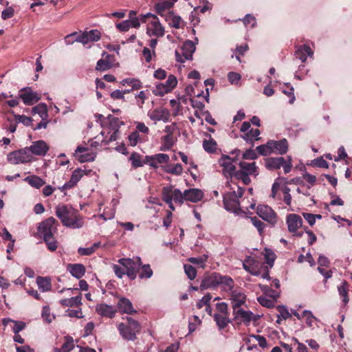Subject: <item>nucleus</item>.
Listing matches in <instances>:
<instances>
[{"label":"nucleus","mask_w":352,"mask_h":352,"mask_svg":"<svg viewBox=\"0 0 352 352\" xmlns=\"http://www.w3.org/2000/svg\"><path fill=\"white\" fill-rule=\"evenodd\" d=\"M55 214L60 220L62 224L71 228H80L84 225L83 217L80 214L78 210L71 206L58 205L55 208Z\"/></svg>","instance_id":"nucleus-1"},{"label":"nucleus","mask_w":352,"mask_h":352,"mask_svg":"<svg viewBox=\"0 0 352 352\" xmlns=\"http://www.w3.org/2000/svg\"><path fill=\"white\" fill-rule=\"evenodd\" d=\"M240 153L239 149H234L230 153L231 155H234V157H231L228 155H222L219 160V164L223 167V173L226 177H234L236 179L237 170L233 163L237 162V157L240 155Z\"/></svg>","instance_id":"nucleus-2"},{"label":"nucleus","mask_w":352,"mask_h":352,"mask_svg":"<svg viewBox=\"0 0 352 352\" xmlns=\"http://www.w3.org/2000/svg\"><path fill=\"white\" fill-rule=\"evenodd\" d=\"M245 190L242 187L237 186V190L228 192L223 195V205L228 211L237 213L240 209L239 198L243 197Z\"/></svg>","instance_id":"nucleus-3"},{"label":"nucleus","mask_w":352,"mask_h":352,"mask_svg":"<svg viewBox=\"0 0 352 352\" xmlns=\"http://www.w3.org/2000/svg\"><path fill=\"white\" fill-rule=\"evenodd\" d=\"M240 169L237 170L236 179L241 180L245 185H249L251 183L250 176L256 177L259 172L258 168L255 162H240Z\"/></svg>","instance_id":"nucleus-4"},{"label":"nucleus","mask_w":352,"mask_h":352,"mask_svg":"<svg viewBox=\"0 0 352 352\" xmlns=\"http://www.w3.org/2000/svg\"><path fill=\"white\" fill-rule=\"evenodd\" d=\"M120 335L126 340H135L136 334L140 331L139 322L132 318L127 317V324L120 323L118 327Z\"/></svg>","instance_id":"nucleus-5"},{"label":"nucleus","mask_w":352,"mask_h":352,"mask_svg":"<svg viewBox=\"0 0 352 352\" xmlns=\"http://www.w3.org/2000/svg\"><path fill=\"white\" fill-rule=\"evenodd\" d=\"M265 165L269 170H278L283 167L284 173L287 174L291 171L292 168V157L288 156L287 160L283 157H268L265 160Z\"/></svg>","instance_id":"nucleus-6"},{"label":"nucleus","mask_w":352,"mask_h":352,"mask_svg":"<svg viewBox=\"0 0 352 352\" xmlns=\"http://www.w3.org/2000/svg\"><path fill=\"white\" fill-rule=\"evenodd\" d=\"M118 263L122 265L126 270V274L130 280H135L137 274L142 265V260L139 256L135 258H122L118 260Z\"/></svg>","instance_id":"nucleus-7"},{"label":"nucleus","mask_w":352,"mask_h":352,"mask_svg":"<svg viewBox=\"0 0 352 352\" xmlns=\"http://www.w3.org/2000/svg\"><path fill=\"white\" fill-rule=\"evenodd\" d=\"M32 155L28 152L27 147L10 152L8 156V162L12 164H25L32 161Z\"/></svg>","instance_id":"nucleus-8"},{"label":"nucleus","mask_w":352,"mask_h":352,"mask_svg":"<svg viewBox=\"0 0 352 352\" xmlns=\"http://www.w3.org/2000/svg\"><path fill=\"white\" fill-rule=\"evenodd\" d=\"M177 84V78L174 75H169L165 82H159L155 85L153 94L156 96H163L170 92Z\"/></svg>","instance_id":"nucleus-9"},{"label":"nucleus","mask_w":352,"mask_h":352,"mask_svg":"<svg viewBox=\"0 0 352 352\" xmlns=\"http://www.w3.org/2000/svg\"><path fill=\"white\" fill-rule=\"evenodd\" d=\"M195 49V45L192 41H186L180 50L175 51L176 60L179 63H184L186 60H191Z\"/></svg>","instance_id":"nucleus-10"},{"label":"nucleus","mask_w":352,"mask_h":352,"mask_svg":"<svg viewBox=\"0 0 352 352\" xmlns=\"http://www.w3.org/2000/svg\"><path fill=\"white\" fill-rule=\"evenodd\" d=\"M57 221L53 217H50L39 223L38 226V233L43 237L53 236L57 232Z\"/></svg>","instance_id":"nucleus-11"},{"label":"nucleus","mask_w":352,"mask_h":352,"mask_svg":"<svg viewBox=\"0 0 352 352\" xmlns=\"http://www.w3.org/2000/svg\"><path fill=\"white\" fill-rule=\"evenodd\" d=\"M149 18H152L153 20L151 21L150 24L147 28V32L151 33V34L156 36H164V30L162 27L160 22L158 21V19L156 16L151 13L144 14L141 16L142 23H146L147 21V19Z\"/></svg>","instance_id":"nucleus-12"},{"label":"nucleus","mask_w":352,"mask_h":352,"mask_svg":"<svg viewBox=\"0 0 352 352\" xmlns=\"http://www.w3.org/2000/svg\"><path fill=\"white\" fill-rule=\"evenodd\" d=\"M257 214L264 221L270 224L274 225L277 222V215L276 212L267 205H259L256 210Z\"/></svg>","instance_id":"nucleus-13"},{"label":"nucleus","mask_w":352,"mask_h":352,"mask_svg":"<svg viewBox=\"0 0 352 352\" xmlns=\"http://www.w3.org/2000/svg\"><path fill=\"white\" fill-rule=\"evenodd\" d=\"M218 278L219 273L217 272L205 274L201 281L200 290L202 292L208 289L217 288L219 286Z\"/></svg>","instance_id":"nucleus-14"},{"label":"nucleus","mask_w":352,"mask_h":352,"mask_svg":"<svg viewBox=\"0 0 352 352\" xmlns=\"http://www.w3.org/2000/svg\"><path fill=\"white\" fill-rule=\"evenodd\" d=\"M19 98L26 105H33L40 100L38 94L34 92L30 87L21 89L19 92Z\"/></svg>","instance_id":"nucleus-15"},{"label":"nucleus","mask_w":352,"mask_h":352,"mask_svg":"<svg viewBox=\"0 0 352 352\" xmlns=\"http://www.w3.org/2000/svg\"><path fill=\"white\" fill-rule=\"evenodd\" d=\"M87 174L88 173L86 170H83L80 168L75 169L71 175L70 179L61 187H58V189L61 192H63L65 190H69L75 187L83 175Z\"/></svg>","instance_id":"nucleus-16"},{"label":"nucleus","mask_w":352,"mask_h":352,"mask_svg":"<svg viewBox=\"0 0 352 352\" xmlns=\"http://www.w3.org/2000/svg\"><path fill=\"white\" fill-rule=\"evenodd\" d=\"M147 116L153 121L157 122L162 120L166 122L169 120L170 114L167 109L160 107L149 111Z\"/></svg>","instance_id":"nucleus-17"},{"label":"nucleus","mask_w":352,"mask_h":352,"mask_svg":"<svg viewBox=\"0 0 352 352\" xmlns=\"http://www.w3.org/2000/svg\"><path fill=\"white\" fill-rule=\"evenodd\" d=\"M31 155L44 156L49 151V146L44 140H37L32 142L30 146H26Z\"/></svg>","instance_id":"nucleus-18"},{"label":"nucleus","mask_w":352,"mask_h":352,"mask_svg":"<svg viewBox=\"0 0 352 352\" xmlns=\"http://www.w3.org/2000/svg\"><path fill=\"white\" fill-rule=\"evenodd\" d=\"M261 266L263 264L252 257L246 258L243 263V268L254 276H258L261 274Z\"/></svg>","instance_id":"nucleus-19"},{"label":"nucleus","mask_w":352,"mask_h":352,"mask_svg":"<svg viewBox=\"0 0 352 352\" xmlns=\"http://www.w3.org/2000/svg\"><path fill=\"white\" fill-rule=\"evenodd\" d=\"M230 300L233 311L239 309L246 301V296L244 293L233 290L230 292Z\"/></svg>","instance_id":"nucleus-20"},{"label":"nucleus","mask_w":352,"mask_h":352,"mask_svg":"<svg viewBox=\"0 0 352 352\" xmlns=\"http://www.w3.org/2000/svg\"><path fill=\"white\" fill-rule=\"evenodd\" d=\"M117 307L118 311L120 314L133 315L137 313V311L133 308L131 300L125 297H121L119 298Z\"/></svg>","instance_id":"nucleus-21"},{"label":"nucleus","mask_w":352,"mask_h":352,"mask_svg":"<svg viewBox=\"0 0 352 352\" xmlns=\"http://www.w3.org/2000/svg\"><path fill=\"white\" fill-rule=\"evenodd\" d=\"M286 223L288 230L292 233H296V231L302 226V219L298 214H289L286 217Z\"/></svg>","instance_id":"nucleus-22"},{"label":"nucleus","mask_w":352,"mask_h":352,"mask_svg":"<svg viewBox=\"0 0 352 352\" xmlns=\"http://www.w3.org/2000/svg\"><path fill=\"white\" fill-rule=\"evenodd\" d=\"M177 1V0H160L157 3H155L157 13L160 16L165 17L168 12H170V8Z\"/></svg>","instance_id":"nucleus-23"},{"label":"nucleus","mask_w":352,"mask_h":352,"mask_svg":"<svg viewBox=\"0 0 352 352\" xmlns=\"http://www.w3.org/2000/svg\"><path fill=\"white\" fill-rule=\"evenodd\" d=\"M295 48L294 56L296 58L300 60L302 63H305L307 59V56H310L314 54L311 47L306 44L296 45Z\"/></svg>","instance_id":"nucleus-24"},{"label":"nucleus","mask_w":352,"mask_h":352,"mask_svg":"<svg viewBox=\"0 0 352 352\" xmlns=\"http://www.w3.org/2000/svg\"><path fill=\"white\" fill-rule=\"evenodd\" d=\"M270 144L272 146V152L279 155H283L288 151V142L285 138L278 141L270 140Z\"/></svg>","instance_id":"nucleus-25"},{"label":"nucleus","mask_w":352,"mask_h":352,"mask_svg":"<svg viewBox=\"0 0 352 352\" xmlns=\"http://www.w3.org/2000/svg\"><path fill=\"white\" fill-rule=\"evenodd\" d=\"M233 314L235 320L240 318L241 322L245 324H249L252 320H256L254 314L251 311H245L241 308L233 311Z\"/></svg>","instance_id":"nucleus-26"},{"label":"nucleus","mask_w":352,"mask_h":352,"mask_svg":"<svg viewBox=\"0 0 352 352\" xmlns=\"http://www.w3.org/2000/svg\"><path fill=\"white\" fill-rule=\"evenodd\" d=\"M96 311L102 317L112 318L115 316L116 309L111 305L105 303L98 304L96 307Z\"/></svg>","instance_id":"nucleus-27"},{"label":"nucleus","mask_w":352,"mask_h":352,"mask_svg":"<svg viewBox=\"0 0 352 352\" xmlns=\"http://www.w3.org/2000/svg\"><path fill=\"white\" fill-rule=\"evenodd\" d=\"M174 192L175 188L173 186L164 187L162 190V200L168 205V207L172 210H175V209L173 204Z\"/></svg>","instance_id":"nucleus-28"},{"label":"nucleus","mask_w":352,"mask_h":352,"mask_svg":"<svg viewBox=\"0 0 352 352\" xmlns=\"http://www.w3.org/2000/svg\"><path fill=\"white\" fill-rule=\"evenodd\" d=\"M184 196L186 197V201L196 203L202 199L204 194L199 189L190 188L184 190Z\"/></svg>","instance_id":"nucleus-29"},{"label":"nucleus","mask_w":352,"mask_h":352,"mask_svg":"<svg viewBox=\"0 0 352 352\" xmlns=\"http://www.w3.org/2000/svg\"><path fill=\"white\" fill-rule=\"evenodd\" d=\"M67 269L73 276L78 279L85 275L86 271L82 264H69Z\"/></svg>","instance_id":"nucleus-30"},{"label":"nucleus","mask_w":352,"mask_h":352,"mask_svg":"<svg viewBox=\"0 0 352 352\" xmlns=\"http://www.w3.org/2000/svg\"><path fill=\"white\" fill-rule=\"evenodd\" d=\"M261 132L258 129H251L249 131L245 133L243 135H241V137L249 144H251L252 146L254 145V142L256 140H259L258 135Z\"/></svg>","instance_id":"nucleus-31"},{"label":"nucleus","mask_w":352,"mask_h":352,"mask_svg":"<svg viewBox=\"0 0 352 352\" xmlns=\"http://www.w3.org/2000/svg\"><path fill=\"white\" fill-rule=\"evenodd\" d=\"M219 285H222L224 289L230 292L234 290V283L233 279L229 276H222L219 273L218 278Z\"/></svg>","instance_id":"nucleus-32"},{"label":"nucleus","mask_w":352,"mask_h":352,"mask_svg":"<svg viewBox=\"0 0 352 352\" xmlns=\"http://www.w3.org/2000/svg\"><path fill=\"white\" fill-rule=\"evenodd\" d=\"M32 115L38 114L43 120H45L48 117L47 107L45 103H39L32 108Z\"/></svg>","instance_id":"nucleus-33"},{"label":"nucleus","mask_w":352,"mask_h":352,"mask_svg":"<svg viewBox=\"0 0 352 352\" xmlns=\"http://www.w3.org/2000/svg\"><path fill=\"white\" fill-rule=\"evenodd\" d=\"M169 155L164 153H157L153 155V161L151 163V167L153 168H157L159 164H166L169 162Z\"/></svg>","instance_id":"nucleus-34"},{"label":"nucleus","mask_w":352,"mask_h":352,"mask_svg":"<svg viewBox=\"0 0 352 352\" xmlns=\"http://www.w3.org/2000/svg\"><path fill=\"white\" fill-rule=\"evenodd\" d=\"M82 296L81 295H78L74 297H72L70 298H65L60 300V304L63 307H78L80 306L82 302Z\"/></svg>","instance_id":"nucleus-35"},{"label":"nucleus","mask_w":352,"mask_h":352,"mask_svg":"<svg viewBox=\"0 0 352 352\" xmlns=\"http://www.w3.org/2000/svg\"><path fill=\"white\" fill-rule=\"evenodd\" d=\"M338 290L339 295L342 298V302H344V305L347 304L349 300V283L346 280H344L341 283V285L338 287Z\"/></svg>","instance_id":"nucleus-36"},{"label":"nucleus","mask_w":352,"mask_h":352,"mask_svg":"<svg viewBox=\"0 0 352 352\" xmlns=\"http://www.w3.org/2000/svg\"><path fill=\"white\" fill-rule=\"evenodd\" d=\"M214 320L216 322L220 330L223 329L230 322L229 316L222 315L221 314H214L213 316Z\"/></svg>","instance_id":"nucleus-37"},{"label":"nucleus","mask_w":352,"mask_h":352,"mask_svg":"<svg viewBox=\"0 0 352 352\" xmlns=\"http://www.w3.org/2000/svg\"><path fill=\"white\" fill-rule=\"evenodd\" d=\"M106 55L104 58L98 60L96 69L98 71H107L111 67V63L109 61L111 56L106 52L103 53V56Z\"/></svg>","instance_id":"nucleus-38"},{"label":"nucleus","mask_w":352,"mask_h":352,"mask_svg":"<svg viewBox=\"0 0 352 352\" xmlns=\"http://www.w3.org/2000/svg\"><path fill=\"white\" fill-rule=\"evenodd\" d=\"M165 20L170 25L175 28H179L182 19L179 16L175 15L173 12H168L166 16Z\"/></svg>","instance_id":"nucleus-39"},{"label":"nucleus","mask_w":352,"mask_h":352,"mask_svg":"<svg viewBox=\"0 0 352 352\" xmlns=\"http://www.w3.org/2000/svg\"><path fill=\"white\" fill-rule=\"evenodd\" d=\"M25 181L27 182L31 186L36 188H40L45 184V182L40 177L36 175L28 176L25 179Z\"/></svg>","instance_id":"nucleus-40"},{"label":"nucleus","mask_w":352,"mask_h":352,"mask_svg":"<svg viewBox=\"0 0 352 352\" xmlns=\"http://www.w3.org/2000/svg\"><path fill=\"white\" fill-rule=\"evenodd\" d=\"M38 288L43 292H48L52 288L51 280L47 277L38 276L36 278Z\"/></svg>","instance_id":"nucleus-41"},{"label":"nucleus","mask_w":352,"mask_h":352,"mask_svg":"<svg viewBox=\"0 0 352 352\" xmlns=\"http://www.w3.org/2000/svg\"><path fill=\"white\" fill-rule=\"evenodd\" d=\"M163 168L166 173L175 175H180L183 172V167L182 164L179 163L163 166Z\"/></svg>","instance_id":"nucleus-42"},{"label":"nucleus","mask_w":352,"mask_h":352,"mask_svg":"<svg viewBox=\"0 0 352 352\" xmlns=\"http://www.w3.org/2000/svg\"><path fill=\"white\" fill-rule=\"evenodd\" d=\"M65 341L60 349H56L57 352H69L74 346V340L71 336H66Z\"/></svg>","instance_id":"nucleus-43"},{"label":"nucleus","mask_w":352,"mask_h":352,"mask_svg":"<svg viewBox=\"0 0 352 352\" xmlns=\"http://www.w3.org/2000/svg\"><path fill=\"white\" fill-rule=\"evenodd\" d=\"M142 155L137 152H133L131 153L129 160L131 162L132 168L135 169L142 166Z\"/></svg>","instance_id":"nucleus-44"},{"label":"nucleus","mask_w":352,"mask_h":352,"mask_svg":"<svg viewBox=\"0 0 352 352\" xmlns=\"http://www.w3.org/2000/svg\"><path fill=\"white\" fill-rule=\"evenodd\" d=\"M162 145L160 148L161 151H168L172 148L174 145L173 137L170 135H166L162 137Z\"/></svg>","instance_id":"nucleus-45"},{"label":"nucleus","mask_w":352,"mask_h":352,"mask_svg":"<svg viewBox=\"0 0 352 352\" xmlns=\"http://www.w3.org/2000/svg\"><path fill=\"white\" fill-rule=\"evenodd\" d=\"M140 272L139 274V277L142 279L144 278H149L153 276V270L151 268V266L149 264H145L143 265L142 263V265L140 266Z\"/></svg>","instance_id":"nucleus-46"},{"label":"nucleus","mask_w":352,"mask_h":352,"mask_svg":"<svg viewBox=\"0 0 352 352\" xmlns=\"http://www.w3.org/2000/svg\"><path fill=\"white\" fill-rule=\"evenodd\" d=\"M203 147L206 152L213 153L217 149V142L212 138L208 140H204L203 142Z\"/></svg>","instance_id":"nucleus-47"},{"label":"nucleus","mask_w":352,"mask_h":352,"mask_svg":"<svg viewBox=\"0 0 352 352\" xmlns=\"http://www.w3.org/2000/svg\"><path fill=\"white\" fill-rule=\"evenodd\" d=\"M260 288L261 291L266 294L267 296H270V298H273L274 300H276L279 296V292L272 289L270 286L268 285H260Z\"/></svg>","instance_id":"nucleus-48"},{"label":"nucleus","mask_w":352,"mask_h":352,"mask_svg":"<svg viewBox=\"0 0 352 352\" xmlns=\"http://www.w3.org/2000/svg\"><path fill=\"white\" fill-rule=\"evenodd\" d=\"M258 152L261 155H268L272 153V146L270 144V140L265 144H262L256 148V152Z\"/></svg>","instance_id":"nucleus-49"},{"label":"nucleus","mask_w":352,"mask_h":352,"mask_svg":"<svg viewBox=\"0 0 352 352\" xmlns=\"http://www.w3.org/2000/svg\"><path fill=\"white\" fill-rule=\"evenodd\" d=\"M208 260V256L207 255H203L199 257H190L188 258V261L195 264L199 265L201 267L204 268L205 263Z\"/></svg>","instance_id":"nucleus-50"},{"label":"nucleus","mask_w":352,"mask_h":352,"mask_svg":"<svg viewBox=\"0 0 352 352\" xmlns=\"http://www.w3.org/2000/svg\"><path fill=\"white\" fill-rule=\"evenodd\" d=\"M41 316L43 320L47 323H50L55 319V316L50 313V308L49 306H44L42 309Z\"/></svg>","instance_id":"nucleus-51"},{"label":"nucleus","mask_w":352,"mask_h":352,"mask_svg":"<svg viewBox=\"0 0 352 352\" xmlns=\"http://www.w3.org/2000/svg\"><path fill=\"white\" fill-rule=\"evenodd\" d=\"M184 272L188 278L192 280L197 276V270L196 269L192 266L191 265L184 264Z\"/></svg>","instance_id":"nucleus-52"},{"label":"nucleus","mask_w":352,"mask_h":352,"mask_svg":"<svg viewBox=\"0 0 352 352\" xmlns=\"http://www.w3.org/2000/svg\"><path fill=\"white\" fill-rule=\"evenodd\" d=\"M87 34V41L89 42L98 41L101 38V33L98 30H91L89 32H86Z\"/></svg>","instance_id":"nucleus-53"},{"label":"nucleus","mask_w":352,"mask_h":352,"mask_svg":"<svg viewBox=\"0 0 352 352\" xmlns=\"http://www.w3.org/2000/svg\"><path fill=\"white\" fill-rule=\"evenodd\" d=\"M258 302L263 307L272 308L274 307V300L273 298L270 299L267 296H259L257 298Z\"/></svg>","instance_id":"nucleus-54"},{"label":"nucleus","mask_w":352,"mask_h":352,"mask_svg":"<svg viewBox=\"0 0 352 352\" xmlns=\"http://www.w3.org/2000/svg\"><path fill=\"white\" fill-rule=\"evenodd\" d=\"M14 116L15 118V121L16 122H21L25 126H27L32 125V122L33 120L31 117H28V116H23V115H16V114H14Z\"/></svg>","instance_id":"nucleus-55"},{"label":"nucleus","mask_w":352,"mask_h":352,"mask_svg":"<svg viewBox=\"0 0 352 352\" xmlns=\"http://www.w3.org/2000/svg\"><path fill=\"white\" fill-rule=\"evenodd\" d=\"M43 240L45 242L47 249L50 251L54 252L57 249V241L54 239V236L50 237H45Z\"/></svg>","instance_id":"nucleus-56"},{"label":"nucleus","mask_w":352,"mask_h":352,"mask_svg":"<svg viewBox=\"0 0 352 352\" xmlns=\"http://www.w3.org/2000/svg\"><path fill=\"white\" fill-rule=\"evenodd\" d=\"M277 311L279 313V315H278V317H281L283 320H287L289 318H291L292 315L289 312L287 307L284 305H278L276 307Z\"/></svg>","instance_id":"nucleus-57"},{"label":"nucleus","mask_w":352,"mask_h":352,"mask_svg":"<svg viewBox=\"0 0 352 352\" xmlns=\"http://www.w3.org/2000/svg\"><path fill=\"white\" fill-rule=\"evenodd\" d=\"M140 140V134L138 131H133L128 136L129 145L135 146Z\"/></svg>","instance_id":"nucleus-58"},{"label":"nucleus","mask_w":352,"mask_h":352,"mask_svg":"<svg viewBox=\"0 0 352 352\" xmlns=\"http://www.w3.org/2000/svg\"><path fill=\"white\" fill-rule=\"evenodd\" d=\"M184 200H186L184 192L182 193L180 190L175 189L173 201L182 205L183 204Z\"/></svg>","instance_id":"nucleus-59"},{"label":"nucleus","mask_w":352,"mask_h":352,"mask_svg":"<svg viewBox=\"0 0 352 352\" xmlns=\"http://www.w3.org/2000/svg\"><path fill=\"white\" fill-rule=\"evenodd\" d=\"M212 298V296L210 294H206L202 298L197 302V309H201L204 305H209V302ZM208 308L210 309V306ZM208 310V307L206 308Z\"/></svg>","instance_id":"nucleus-60"},{"label":"nucleus","mask_w":352,"mask_h":352,"mask_svg":"<svg viewBox=\"0 0 352 352\" xmlns=\"http://www.w3.org/2000/svg\"><path fill=\"white\" fill-rule=\"evenodd\" d=\"M285 85L287 87L288 90H283V92L290 98L289 103L293 104L296 100L294 93V89L289 83H285Z\"/></svg>","instance_id":"nucleus-61"},{"label":"nucleus","mask_w":352,"mask_h":352,"mask_svg":"<svg viewBox=\"0 0 352 352\" xmlns=\"http://www.w3.org/2000/svg\"><path fill=\"white\" fill-rule=\"evenodd\" d=\"M305 261H307L310 264V266H311V267L315 265V261L310 253H307L306 254V256H304L303 254H300L298 256V263H302Z\"/></svg>","instance_id":"nucleus-62"},{"label":"nucleus","mask_w":352,"mask_h":352,"mask_svg":"<svg viewBox=\"0 0 352 352\" xmlns=\"http://www.w3.org/2000/svg\"><path fill=\"white\" fill-rule=\"evenodd\" d=\"M251 221L252 224L257 228L259 234H262L263 230L265 228L264 223L259 220L256 217H252Z\"/></svg>","instance_id":"nucleus-63"},{"label":"nucleus","mask_w":352,"mask_h":352,"mask_svg":"<svg viewBox=\"0 0 352 352\" xmlns=\"http://www.w3.org/2000/svg\"><path fill=\"white\" fill-rule=\"evenodd\" d=\"M258 157V154L256 152V150H252L251 148L247 149L243 153L242 158L243 160H255Z\"/></svg>","instance_id":"nucleus-64"}]
</instances>
